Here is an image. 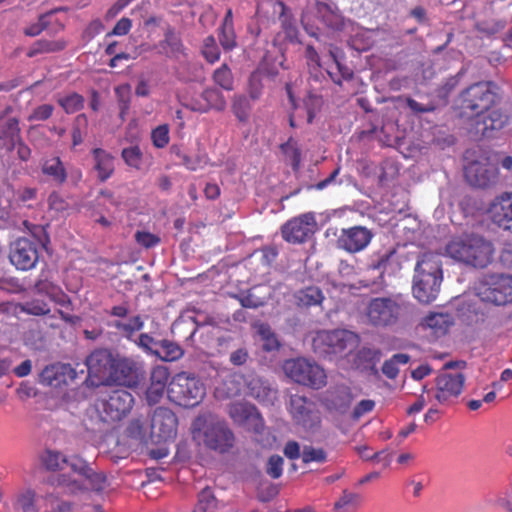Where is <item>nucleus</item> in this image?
Listing matches in <instances>:
<instances>
[{
	"instance_id": "f257e3e1",
	"label": "nucleus",
	"mask_w": 512,
	"mask_h": 512,
	"mask_svg": "<svg viewBox=\"0 0 512 512\" xmlns=\"http://www.w3.org/2000/svg\"><path fill=\"white\" fill-rule=\"evenodd\" d=\"M500 100L501 89L493 81L473 83L461 92V113L473 119L472 127L477 135L491 137L510 122L505 111L492 109Z\"/></svg>"
},
{
	"instance_id": "f03ea898",
	"label": "nucleus",
	"mask_w": 512,
	"mask_h": 512,
	"mask_svg": "<svg viewBox=\"0 0 512 512\" xmlns=\"http://www.w3.org/2000/svg\"><path fill=\"white\" fill-rule=\"evenodd\" d=\"M443 280L442 261L437 253L419 255L413 274L412 294L420 303L436 300Z\"/></svg>"
},
{
	"instance_id": "7ed1b4c3",
	"label": "nucleus",
	"mask_w": 512,
	"mask_h": 512,
	"mask_svg": "<svg viewBox=\"0 0 512 512\" xmlns=\"http://www.w3.org/2000/svg\"><path fill=\"white\" fill-rule=\"evenodd\" d=\"M446 254L461 263L475 268L487 267L493 258V244L484 237L465 234L452 238L445 247Z\"/></svg>"
},
{
	"instance_id": "20e7f679",
	"label": "nucleus",
	"mask_w": 512,
	"mask_h": 512,
	"mask_svg": "<svg viewBox=\"0 0 512 512\" xmlns=\"http://www.w3.org/2000/svg\"><path fill=\"white\" fill-rule=\"evenodd\" d=\"M192 434L195 439L214 452L224 454L235 444V435L226 422L212 415H200L192 423Z\"/></svg>"
},
{
	"instance_id": "39448f33",
	"label": "nucleus",
	"mask_w": 512,
	"mask_h": 512,
	"mask_svg": "<svg viewBox=\"0 0 512 512\" xmlns=\"http://www.w3.org/2000/svg\"><path fill=\"white\" fill-rule=\"evenodd\" d=\"M168 398L184 408L197 406L205 397V385L195 376L185 372L175 375L167 389Z\"/></svg>"
},
{
	"instance_id": "423d86ee",
	"label": "nucleus",
	"mask_w": 512,
	"mask_h": 512,
	"mask_svg": "<svg viewBox=\"0 0 512 512\" xmlns=\"http://www.w3.org/2000/svg\"><path fill=\"white\" fill-rule=\"evenodd\" d=\"M283 369L291 380L300 385L319 390L327 384L324 368L304 357L287 360Z\"/></svg>"
},
{
	"instance_id": "0eeeda50",
	"label": "nucleus",
	"mask_w": 512,
	"mask_h": 512,
	"mask_svg": "<svg viewBox=\"0 0 512 512\" xmlns=\"http://www.w3.org/2000/svg\"><path fill=\"white\" fill-rule=\"evenodd\" d=\"M402 314V305L392 297H374L366 304L364 317L375 328L396 325Z\"/></svg>"
},
{
	"instance_id": "6e6552de",
	"label": "nucleus",
	"mask_w": 512,
	"mask_h": 512,
	"mask_svg": "<svg viewBox=\"0 0 512 512\" xmlns=\"http://www.w3.org/2000/svg\"><path fill=\"white\" fill-rule=\"evenodd\" d=\"M475 289L476 295L483 302L497 306L512 303V275H485Z\"/></svg>"
},
{
	"instance_id": "1a4fd4ad",
	"label": "nucleus",
	"mask_w": 512,
	"mask_h": 512,
	"mask_svg": "<svg viewBox=\"0 0 512 512\" xmlns=\"http://www.w3.org/2000/svg\"><path fill=\"white\" fill-rule=\"evenodd\" d=\"M466 377L461 372L451 373L443 371L434 380V388L427 390L432 394L438 404L449 406L456 403L461 395Z\"/></svg>"
},
{
	"instance_id": "9d476101",
	"label": "nucleus",
	"mask_w": 512,
	"mask_h": 512,
	"mask_svg": "<svg viewBox=\"0 0 512 512\" xmlns=\"http://www.w3.org/2000/svg\"><path fill=\"white\" fill-rule=\"evenodd\" d=\"M314 213L308 212L285 222L281 227L282 238L292 244L305 243L316 231Z\"/></svg>"
},
{
	"instance_id": "9b49d317",
	"label": "nucleus",
	"mask_w": 512,
	"mask_h": 512,
	"mask_svg": "<svg viewBox=\"0 0 512 512\" xmlns=\"http://www.w3.org/2000/svg\"><path fill=\"white\" fill-rule=\"evenodd\" d=\"M316 347H323L324 353H342L351 351L358 342V336L348 330L321 331L314 338Z\"/></svg>"
},
{
	"instance_id": "f8f14e48",
	"label": "nucleus",
	"mask_w": 512,
	"mask_h": 512,
	"mask_svg": "<svg viewBox=\"0 0 512 512\" xmlns=\"http://www.w3.org/2000/svg\"><path fill=\"white\" fill-rule=\"evenodd\" d=\"M134 397L125 389L112 390L107 398L100 402V408L105 414V420L119 421L132 409Z\"/></svg>"
},
{
	"instance_id": "ddd939ff",
	"label": "nucleus",
	"mask_w": 512,
	"mask_h": 512,
	"mask_svg": "<svg viewBox=\"0 0 512 512\" xmlns=\"http://www.w3.org/2000/svg\"><path fill=\"white\" fill-rule=\"evenodd\" d=\"M9 258L19 270L32 269L39 259L38 243L27 237L18 238L11 244Z\"/></svg>"
},
{
	"instance_id": "4468645a",
	"label": "nucleus",
	"mask_w": 512,
	"mask_h": 512,
	"mask_svg": "<svg viewBox=\"0 0 512 512\" xmlns=\"http://www.w3.org/2000/svg\"><path fill=\"white\" fill-rule=\"evenodd\" d=\"M116 356L105 348L94 350L86 358V366L90 378H95L97 384H109Z\"/></svg>"
},
{
	"instance_id": "2eb2a0df",
	"label": "nucleus",
	"mask_w": 512,
	"mask_h": 512,
	"mask_svg": "<svg viewBox=\"0 0 512 512\" xmlns=\"http://www.w3.org/2000/svg\"><path fill=\"white\" fill-rule=\"evenodd\" d=\"M178 419L175 413L166 407L154 410L151 420V434L158 442L173 440L177 435Z\"/></svg>"
},
{
	"instance_id": "dca6fc26",
	"label": "nucleus",
	"mask_w": 512,
	"mask_h": 512,
	"mask_svg": "<svg viewBox=\"0 0 512 512\" xmlns=\"http://www.w3.org/2000/svg\"><path fill=\"white\" fill-rule=\"evenodd\" d=\"M466 180L474 187L487 188L498 180V169L488 158L469 162L464 169Z\"/></svg>"
},
{
	"instance_id": "f3484780",
	"label": "nucleus",
	"mask_w": 512,
	"mask_h": 512,
	"mask_svg": "<svg viewBox=\"0 0 512 512\" xmlns=\"http://www.w3.org/2000/svg\"><path fill=\"white\" fill-rule=\"evenodd\" d=\"M373 238L371 230L364 226H353L342 229L336 240V245L348 253L364 250Z\"/></svg>"
},
{
	"instance_id": "a211bd4d",
	"label": "nucleus",
	"mask_w": 512,
	"mask_h": 512,
	"mask_svg": "<svg viewBox=\"0 0 512 512\" xmlns=\"http://www.w3.org/2000/svg\"><path fill=\"white\" fill-rule=\"evenodd\" d=\"M228 413L238 425L247 428L252 427L257 433L263 428V419L254 405L243 402L232 403L229 406Z\"/></svg>"
},
{
	"instance_id": "6ab92c4d",
	"label": "nucleus",
	"mask_w": 512,
	"mask_h": 512,
	"mask_svg": "<svg viewBox=\"0 0 512 512\" xmlns=\"http://www.w3.org/2000/svg\"><path fill=\"white\" fill-rule=\"evenodd\" d=\"M488 211L496 225L512 232V192H503L496 196Z\"/></svg>"
},
{
	"instance_id": "aec40b11",
	"label": "nucleus",
	"mask_w": 512,
	"mask_h": 512,
	"mask_svg": "<svg viewBox=\"0 0 512 512\" xmlns=\"http://www.w3.org/2000/svg\"><path fill=\"white\" fill-rule=\"evenodd\" d=\"M139 378V367L137 362L129 358L116 356L109 383L132 386Z\"/></svg>"
},
{
	"instance_id": "412c9836",
	"label": "nucleus",
	"mask_w": 512,
	"mask_h": 512,
	"mask_svg": "<svg viewBox=\"0 0 512 512\" xmlns=\"http://www.w3.org/2000/svg\"><path fill=\"white\" fill-rule=\"evenodd\" d=\"M353 400L351 389L344 385L329 388L324 396L323 403L328 410L345 413Z\"/></svg>"
},
{
	"instance_id": "4be33fe9",
	"label": "nucleus",
	"mask_w": 512,
	"mask_h": 512,
	"mask_svg": "<svg viewBox=\"0 0 512 512\" xmlns=\"http://www.w3.org/2000/svg\"><path fill=\"white\" fill-rule=\"evenodd\" d=\"M11 112L12 107L7 106L0 113V140L6 145L14 147L16 145V141L21 135V130L18 118L11 116Z\"/></svg>"
},
{
	"instance_id": "5701e85b",
	"label": "nucleus",
	"mask_w": 512,
	"mask_h": 512,
	"mask_svg": "<svg viewBox=\"0 0 512 512\" xmlns=\"http://www.w3.org/2000/svg\"><path fill=\"white\" fill-rule=\"evenodd\" d=\"M456 317L466 325H475L485 320V314L477 302L462 298L456 301Z\"/></svg>"
},
{
	"instance_id": "b1692460",
	"label": "nucleus",
	"mask_w": 512,
	"mask_h": 512,
	"mask_svg": "<svg viewBox=\"0 0 512 512\" xmlns=\"http://www.w3.org/2000/svg\"><path fill=\"white\" fill-rule=\"evenodd\" d=\"M73 372L70 365L51 364L46 366L39 375V382L46 386L60 387L67 383V377Z\"/></svg>"
},
{
	"instance_id": "393cba45",
	"label": "nucleus",
	"mask_w": 512,
	"mask_h": 512,
	"mask_svg": "<svg viewBox=\"0 0 512 512\" xmlns=\"http://www.w3.org/2000/svg\"><path fill=\"white\" fill-rule=\"evenodd\" d=\"M369 268L379 272L382 277L384 274L394 275L401 269L399 256L395 249H390L382 254H378L372 259Z\"/></svg>"
},
{
	"instance_id": "a878e982",
	"label": "nucleus",
	"mask_w": 512,
	"mask_h": 512,
	"mask_svg": "<svg viewBox=\"0 0 512 512\" xmlns=\"http://www.w3.org/2000/svg\"><path fill=\"white\" fill-rule=\"evenodd\" d=\"M91 154L94 161L93 168L97 172L98 180L100 182H105L115 171V158L110 152L102 148H94L91 151Z\"/></svg>"
},
{
	"instance_id": "bb28decb",
	"label": "nucleus",
	"mask_w": 512,
	"mask_h": 512,
	"mask_svg": "<svg viewBox=\"0 0 512 512\" xmlns=\"http://www.w3.org/2000/svg\"><path fill=\"white\" fill-rule=\"evenodd\" d=\"M314 403L307 397L294 394L290 397L289 411L297 424L305 426L311 418Z\"/></svg>"
},
{
	"instance_id": "cd10ccee",
	"label": "nucleus",
	"mask_w": 512,
	"mask_h": 512,
	"mask_svg": "<svg viewBox=\"0 0 512 512\" xmlns=\"http://www.w3.org/2000/svg\"><path fill=\"white\" fill-rule=\"evenodd\" d=\"M325 299L322 290L317 286H307L293 293V301L297 308L307 309L320 306Z\"/></svg>"
},
{
	"instance_id": "c85d7f7f",
	"label": "nucleus",
	"mask_w": 512,
	"mask_h": 512,
	"mask_svg": "<svg viewBox=\"0 0 512 512\" xmlns=\"http://www.w3.org/2000/svg\"><path fill=\"white\" fill-rule=\"evenodd\" d=\"M269 5L273 13L278 14V20L286 37L294 38L297 34V27L291 10L280 0L270 1Z\"/></svg>"
},
{
	"instance_id": "c756f323",
	"label": "nucleus",
	"mask_w": 512,
	"mask_h": 512,
	"mask_svg": "<svg viewBox=\"0 0 512 512\" xmlns=\"http://www.w3.org/2000/svg\"><path fill=\"white\" fill-rule=\"evenodd\" d=\"M42 173L57 185H62L67 179L66 168L59 157L46 159L41 167Z\"/></svg>"
},
{
	"instance_id": "7c9ffc66",
	"label": "nucleus",
	"mask_w": 512,
	"mask_h": 512,
	"mask_svg": "<svg viewBox=\"0 0 512 512\" xmlns=\"http://www.w3.org/2000/svg\"><path fill=\"white\" fill-rule=\"evenodd\" d=\"M422 324L431 329L436 336H442L453 325V319L447 313H430L423 319Z\"/></svg>"
},
{
	"instance_id": "2f4dec72",
	"label": "nucleus",
	"mask_w": 512,
	"mask_h": 512,
	"mask_svg": "<svg viewBox=\"0 0 512 512\" xmlns=\"http://www.w3.org/2000/svg\"><path fill=\"white\" fill-rule=\"evenodd\" d=\"M67 46L64 39L48 40L39 39L35 41L27 51L29 58L35 57L39 54L56 53L63 51Z\"/></svg>"
},
{
	"instance_id": "473e14b6",
	"label": "nucleus",
	"mask_w": 512,
	"mask_h": 512,
	"mask_svg": "<svg viewBox=\"0 0 512 512\" xmlns=\"http://www.w3.org/2000/svg\"><path fill=\"white\" fill-rule=\"evenodd\" d=\"M362 503V496L359 493L352 492L348 489L342 491L341 496L334 503V512H354Z\"/></svg>"
},
{
	"instance_id": "72a5a7b5",
	"label": "nucleus",
	"mask_w": 512,
	"mask_h": 512,
	"mask_svg": "<svg viewBox=\"0 0 512 512\" xmlns=\"http://www.w3.org/2000/svg\"><path fill=\"white\" fill-rule=\"evenodd\" d=\"M160 47L167 56H177L184 51L181 38L172 27L166 29L164 39L160 42Z\"/></svg>"
},
{
	"instance_id": "f704fd0d",
	"label": "nucleus",
	"mask_w": 512,
	"mask_h": 512,
	"mask_svg": "<svg viewBox=\"0 0 512 512\" xmlns=\"http://www.w3.org/2000/svg\"><path fill=\"white\" fill-rule=\"evenodd\" d=\"M201 100L204 102V108L206 112L210 110L223 111L226 108V100L222 92L215 88L205 89L201 95Z\"/></svg>"
},
{
	"instance_id": "c9c22d12",
	"label": "nucleus",
	"mask_w": 512,
	"mask_h": 512,
	"mask_svg": "<svg viewBox=\"0 0 512 512\" xmlns=\"http://www.w3.org/2000/svg\"><path fill=\"white\" fill-rule=\"evenodd\" d=\"M112 326L116 328L125 338L132 340L135 334L142 330L144 321L140 315L133 316L128 321H115Z\"/></svg>"
},
{
	"instance_id": "e433bc0d",
	"label": "nucleus",
	"mask_w": 512,
	"mask_h": 512,
	"mask_svg": "<svg viewBox=\"0 0 512 512\" xmlns=\"http://www.w3.org/2000/svg\"><path fill=\"white\" fill-rule=\"evenodd\" d=\"M36 493L32 489H25L17 493L13 500V508L22 512H38L35 504Z\"/></svg>"
},
{
	"instance_id": "4c0bfd02",
	"label": "nucleus",
	"mask_w": 512,
	"mask_h": 512,
	"mask_svg": "<svg viewBox=\"0 0 512 512\" xmlns=\"http://www.w3.org/2000/svg\"><path fill=\"white\" fill-rule=\"evenodd\" d=\"M255 327L257 329V334L262 341V348L264 351L272 352L279 349L280 342L278 341L269 324L258 323Z\"/></svg>"
},
{
	"instance_id": "58836bf2",
	"label": "nucleus",
	"mask_w": 512,
	"mask_h": 512,
	"mask_svg": "<svg viewBox=\"0 0 512 512\" xmlns=\"http://www.w3.org/2000/svg\"><path fill=\"white\" fill-rule=\"evenodd\" d=\"M161 351L155 350L154 355L166 362H172L183 356V349L175 342L170 340H162L159 342Z\"/></svg>"
},
{
	"instance_id": "ea45409f",
	"label": "nucleus",
	"mask_w": 512,
	"mask_h": 512,
	"mask_svg": "<svg viewBox=\"0 0 512 512\" xmlns=\"http://www.w3.org/2000/svg\"><path fill=\"white\" fill-rule=\"evenodd\" d=\"M251 104L245 95H234L231 104V110L240 122H247L250 117Z\"/></svg>"
},
{
	"instance_id": "a19ab883",
	"label": "nucleus",
	"mask_w": 512,
	"mask_h": 512,
	"mask_svg": "<svg viewBox=\"0 0 512 512\" xmlns=\"http://www.w3.org/2000/svg\"><path fill=\"white\" fill-rule=\"evenodd\" d=\"M410 356L404 353L394 354L382 365V373L389 379H395L399 374L398 365H405L409 362Z\"/></svg>"
},
{
	"instance_id": "79ce46f5",
	"label": "nucleus",
	"mask_w": 512,
	"mask_h": 512,
	"mask_svg": "<svg viewBox=\"0 0 512 512\" xmlns=\"http://www.w3.org/2000/svg\"><path fill=\"white\" fill-rule=\"evenodd\" d=\"M178 158L181 161V164L185 166L190 171H196L198 169L204 168L209 161V158L206 153H197L195 155H188L186 153H177Z\"/></svg>"
},
{
	"instance_id": "37998d69",
	"label": "nucleus",
	"mask_w": 512,
	"mask_h": 512,
	"mask_svg": "<svg viewBox=\"0 0 512 512\" xmlns=\"http://www.w3.org/2000/svg\"><path fill=\"white\" fill-rule=\"evenodd\" d=\"M280 149L290 161L293 169H298L301 162V151L298 142L293 137H290L285 143L280 145Z\"/></svg>"
},
{
	"instance_id": "c03bdc74",
	"label": "nucleus",
	"mask_w": 512,
	"mask_h": 512,
	"mask_svg": "<svg viewBox=\"0 0 512 512\" xmlns=\"http://www.w3.org/2000/svg\"><path fill=\"white\" fill-rule=\"evenodd\" d=\"M316 10L327 26L335 27L338 25L339 16L337 14V8L334 4L318 1L316 3Z\"/></svg>"
},
{
	"instance_id": "a18cd8bd",
	"label": "nucleus",
	"mask_w": 512,
	"mask_h": 512,
	"mask_svg": "<svg viewBox=\"0 0 512 512\" xmlns=\"http://www.w3.org/2000/svg\"><path fill=\"white\" fill-rule=\"evenodd\" d=\"M57 102L67 114H73L84 107L85 99L82 95L73 92L58 98Z\"/></svg>"
},
{
	"instance_id": "49530a36",
	"label": "nucleus",
	"mask_w": 512,
	"mask_h": 512,
	"mask_svg": "<svg viewBox=\"0 0 512 512\" xmlns=\"http://www.w3.org/2000/svg\"><path fill=\"white\" fill-rule=\"evenodd\" d=\"M115 94L118 101L119 117L122 121L125 120L126 115L130 109L131 103V89L128 84L120 85L115 88Z\"/></svg>"
},
{
	"instance_id": "de8ad7c7",
	"label": "nucleus",
	"mask_w": 512,
	"mask_h": 512,
	"mask_svg": "<svg viewBox=\"0 0 512 512\" xmlns=\"http://www.w3.org/2000/svg\"><path fill=\"white\" fill-rule=\"evenodd\" d=\"M213 80L226 91H231L234 88L233 74L227 64H223L214 71Z\"/></svg>"
},
{
	"instance_id": "09e8293b",
	"label": "nucleus",
	"mask_w": 512,
	"mask_h": 512,
	"mask_svg": "<svg viewBox=\"0 0 512 512\" xmlns=\"http://www.w3.org/2000/svg\"><path fill=\"white\" fill-rule=\"evenodd\" d=\"M121 157L129 167L140 169L143 162V153L138 145L122 149Z\"/></svg>"
},
{
	"instance_id": "8fccbe9b",
	"label": "nucleus",
	"mask_w": 512,
	"mask_h": 512,
	"mask_svg": "<svg viewBox=\"0 0 512 512\" xmlns=\"http://www.w3.org/2000/svg\"><path fill=\"white\" fill-rule=\"evenodd\" d=\"M218 39L224 51H232L237 46V37L234 26H220Z\"/></svg>"
},
{
	"instance_id": "3c124183",
	"label": "nucleus",
	"mask_w": 512,
	"mask_h": 512,
	"mask_svg": "<svg viewBox=\"0 0 512 512\" xmlns=\"http://www.w3.org/2000/svg\"><path fill=\"white\" fill-rule=\"evenodd\" d=\"M52 484L62 488L63 492L74 494L83 489L82 483L77 479L71 478L65 474H59L53 478Z\"/></svg>"
},
{
	"instance_id": "603ef678",
	"label": "nucleus",
	"mask_w": 512,
	"mask_h": 512,
	"mask_svg": "<svg viewBox=\"0 0 512 512\" xmlns=\"http://www.w3.org/2000/svg\"><path fill=\"white\" fill-rule=\"evenodd\" d=\"M216 508V498L209 487H205L198 495V502L194 512H213Z\"/></svg>"
},
{
	"instance_id": "864d4df0",
	"label": "nucleus",
	"mask_w": 512,
	"mask_h": 512,
	"mask_svg": "<svg viewBox=\"0 0 512 512\" xmlns=\"http://www.w3.org/2000/svg\"><path fill=\"white\" fill-rule=\"evenodd\" d=\"M201 52L205 60L211 64L220 59L221 52L213 35H209L203 40Z\"/></svg>"
},
{
	"instance_id": "5fc2aeb1",
	"label": "nucleus",
	"mask_w": 512,
	"mask_h": 512,
	"mask_svg": "<svg viewBox=\"0 0 512 512\" xmlns=\"http://www.w3.org/2000/svg\"><path fill=\"white\" fill-rule=\"evenodd\" d=\"M43 465L52 471L64 470L67 457L62 455L60 452L47 450L42 457Z\"/></svg>"
},
{
	"instance_id": "6e6d98bb",
	"label": "nucleus",
	"mask_w": 512,
	"mask_h": 512,
	"mask_svg": "<svg viewBox=\"0 0 512 512\" xmlns=\"http://www.w3.org/2000/svg\"><path fill=\"white\" fill-rule=\"evenodd\" d=\"M21 311L33 316H44L48 315L51 311L49 305L39 299H32L30 301H26L21 305Z\"/></svg>"
},
{
	"instance_id": "4d7b16f0",
	"label": "nucleus",
	"mask_w": 512,
	"mask_h": 512,
	"mask_svg": "<svg viewBox=\"0 0 512 512\" xmlns=\"http://www.w3.org/2000/svg\"><path fill=\"white\" fill-rule=\"evenodd\" d=\"M330 56L333 58V61L335 62L336 66H337L338 73H333L331 71H328V74L335 84L341 86L342 81L343 80H346V81L351 80L354 76V73L350 68L342 65L338 61L337 56L335 55V53L333 51H330Z\"/></svg>"
},
{
	"instance_id": "13d9d810",
	"label": "nucleus",
	"mask_w": 512,
	"mask_h": 512,
	"mask_svg": "<svg viewBox=\"0 0 512 512\" xmlns=\"http://www.w3.org/2000/svg\"><path fill=\"white\" fill-rule=\"evenodd\" d=\"M248 390L249 395L259 401L265 400L271 391L270 388L258 377L252 378L249 381Z\"/></svg>"
},
{
	"instance_id": "bf43d9fd",
	"label": "nucleus",
	"mask_w": 512,
	"mask_h": 512,
	"mask_svg": "<svg viewBox=\"0 0 512 512\" xmlns=\"http://www.w3.org/2000/svg\"><path fill=\"white\" fill-rule=\"evenodd\" d=\"M263 73L260 69L254 71L249 78L248 93L252 100H258L263 92Z\"/></svg>"
},
{
	"instance_id": "052dcab7",
	"label": "nucleus",
	"mask_w": 512,
	"mask_h": 512,
	"mask_svg": "<svg viewBox=\"0 0 512 512\" xmlns=\"http://www.w3.org/2000/svg\"><path fill=\"white\" fill-rule=\"evenodd\" d=\"M327 460V453L323 448L304 446L302 450V461L305 464L316 462L324 463Z\"/></svg>"
},
{
	"instance_id": "680f3d73",
	"label": "nucleus",
	"mask_w": 512,
	"mask_h": 512,
	"mask_svg": "<svg viewBox=\"0 0 512 512\" xmlns=\"http://www.w3.org/2000/svg\"><path fill=\"white\" fill-rule=\"evenodd\" d=\"M304 105L307 111V122L312 123L323 105V99L319 95L309 93L304 100Z\"/></svg>"
},
{
	"instance_id": "e2e57ef3",
	"label": "nucleus",
	"mask_w": 512,
	"mask_h": 512,
	"mask_svg": "<svg viewBox=\"0 0 512 512\" xmlns=\"http://www.w3.org/2000/svg\"><path fill=\"white\" fill-rule=\"evenodd\" d=\"M69 468L74 473L78 474L81 477H85L87 473H90L89 464L79 456L73 455L67 457V462L65 463V469Z\"/></svg>"
},
{
	"instance_id": "0e129e2a",
	"label": "nucleus",
	"mask_w": 512,
	"mask_h": 512,
	"mask_svg": "<svg viewBox=\"0 0 512 512\" xmlns=\"http://www.w3.org/2000/svg\"><path fill=\"white\" fill-rule=\"evenodd\" d=\"M51 24L49 14H41L36 23H32L24 29V34L29 37H36L44 30L48 29Z\"/></svg>"
},
{
	"instance_id": "69168bd1",
	"label": "nucleus",
	"mask_w": 512,
	"mask_h": 512,
	"mask_svg": "<svg viewBox=\"0 0 512 512\" xmlns=\"http://www.w3.org/2000/svg\"><path fill=\"white\" fill-rule=\"evenodd\" d=\"M152 143L156 148H164L170 141L167 124L159 125L151 132Z\"/></svg>"
},
{
	"instance_id": "338daca9",
	"label": "nucleus",
	"mask_w": 512,
	"mask_h": 512,
	"mask_svg": "<svg viewBox=\"0 0 512 512\" xmlns=\"http://www.w3.org/2000/svg\"><path fill=\"white\" fill-rule=\"evenodd\" d=\"M284 460L279 455H272L268 458L266 463V473L272 479H278L283 473Z\"/></svg>"
},
{
	"instance_id": "774afa93",
	"label": "nucleus",
	"mask_w": 512,
	"mask_h": 512,
	"mask_svg": "<svg viewBox=\"0 0 512 512\" xmlns=\"http://www.w3.org/2000/svg\"><path fill=\"white\" fill-rule=\"evenodd\" d=\"M494 505L507 512H512V483L509 487L496 494Z\"/></svg>"
}]
</instances>
